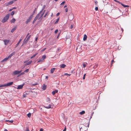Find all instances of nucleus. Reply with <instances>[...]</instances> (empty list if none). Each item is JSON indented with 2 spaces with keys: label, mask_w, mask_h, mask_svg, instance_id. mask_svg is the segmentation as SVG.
I'll use <instances>...</instances> for the list:
<instances>
[{
  "label": "nucleus",
  "mask_w": 131,
  "mask_h": 131,
  "mask_svg": "<svg viewBox=\"0 0 131 131\" xmlns=\"http://www.w3.org/2000/svg\"><path fill=\"white\" fill-rule=\"evenodd\" d=\"M9 14H7L5 17H4L3 20H2V22L3 23H4L6 22L9 19Z\"/></svg>",
  "instance_id": "f257e3e1"
},
{
  "label": "nucleus",
  "mask_w": 131,
  "mask_h": 131,
  "mask_svg": "<svg viewBox=\"0 0 131 131\" xmlns=\"http://www.w3.org/2000/svg\"><path fill=\"white\" fill-rule=\"evenodd\" d=\"M46 56L45 55H43L42 58L39 59L37 62L42 63L43 62L44 60L46 58Z\"/></svg>",
  "instance_id": "f03ea898"
},
{
  "label": "nucleus",
  "mask_w": 131,
  "mask_h": 131,
  "mask_svg": "<svg viewBox=\"0 0 131 131\" xmlns=\"http://www.w3.org/2000/svg\"><path fill=\"white\" fill-rule=\"evenodd\" d=\"M13 84V82H12L8 83L6 84L2 85V87L8 86L12 85Z\"/></svg>",
  "instance_id": "7ed1b4c3"
},
{
  "label": "nucleus",
  "mask_w": 131,
  "mask_h": 131,
  "mask_svg": "<svg viewBox=\"0 0 131 131\" xmlns=\"http://www.w3.org/2000/svg\"><path fill=\"white\" fill-rule=\"evenodd\" d=\"M45 12V10L43 11V10H42L40 11V12L39 13H38V14H39L40 16V18L42 17V16L44 14Z\"/></svg>",
  "instance_id": "20e7f679"
},
{
  "label": "nucleus",
  "mask_w": 131,
  "mask_h": 131,
  "mask_svg": "<svg viewBox=\"0 0 131 131\" xmlns=\"http://www.w3.org/2000/svg\"><path fill=\"white\" fill-rule=\"evenodd\" d=\"M32 17V15H31V16H30L29 18L28 19H27V20L26 21V24H27L28 22H29L31 20V19Z\"/></svg>",
  "instance_id": "39448f33"
},
{
  "label": "nucleus",
  "mask_w": 131,
  "mask_h": 131,
  "mask_svg": "<svg viewBox=\"0 0 131 131\" xmlns=\"http://www.w3.org/2000/svg\"><path fill=\"white\" fill-rule=\"evenodd\" d=\"M14 2L13 1H11L9 2L5 3L4 5L6 6H8L12 4Z\"/></svg>",
  "instance_id": "423d86ee"
},
{
  "label": "nucleus",
  "mask_w": 131,
  "mask_h": 131,
  "mask_svg": "<svg viewBox=\"0 0 131 131\" xmlns=\"http://www.w3.org/2000/svg\"><path fill=\"white\" fill-rule=\"evenodd\" d=\"M22 70H21L19 71H14L13 72V74L14 75L18 74L19 73H21L22 72Z\"/></svg>",
  "instance_id": "0eeeda50"
},
{
  "label": "nucleus",
  "mask_w": 131,
  "mask_h": 131,
  "mask_svg": "<svg viewBox=\"0 0 131 131\" xmlns=\"http://www.w3.org/2000/svg\"><path fill=\"white\" fill-rule=\"evenodd\" d=\"M32 61H31L29 62H27V61H25L24 62V63H25V66H27L29 65L30 64L31 62H32Z\"/></svg>",
  "instance_id": "6e6552de"
},
{
  "label": "nucleus",
  "mask_w": 131,
  "mask_h": 131,
  "mask_svg": "<svg viewBox=\"0 0 131 131\" xmlns=\"http://www.w3.org/2000/svg\"><path fill=\"white\" fill-rule=\"evenodd\" d=\"M3 42L5 45H7L9 42V40L5 39L3 40Z\"/></svg>",
  "instance_id": "1a4fd4ad"
},
{
  "label": "nucleus",
  "mask_w": 131,
  "mask_h": 131,
  "mask_svg": "<svg viewBox=\"0 0 131 131\" xmlns=\"http://www.w3.org/2000/svg\"><path fill=\"white\" fill-rule=\"evenodd\" d=\"M24 85V84H23L22 85H18V86L17 89H22L23 86Z\"/></svg>",
  "instance_id": "9d476101"
},
{
  "label": "nucleus",
  "mask_w": 131,
  "mask_h": 131,
  "mask_svg": "<svg viewBox=\"0 0 131 131\" xmlns=\"http://www.w3.org/2000/svg\"><path fill=\"white\" fill-rule=\"evenodd\" d=\"M35 18H36L37 19H40L41 18L39 14H38L36 17H35Z\"/></svg>",
  "instance_id": "9b49d317"
},
{
  "label": "nucleus",
  "mask_w": 131,
  "mask_h": 131,
  "mask_svg": "<svg viewBox=\"0 0 131 131\" xmlns=\"http://www.w3.org/2000/svg\"><path fill=\"white\" fill-rule=\"evenodd\" d=\"M58 92V90H56L54 91H53L52 92V94L53 95H54L56 94V93H57Z\"/></svg>",
  "instance_id": "f8f14e48"
},
{
  "label": "nucleus",
  "mask_w": 131,
  "mask_h": 131,
  "mask_svg": "<svg viewBox=\"0 0 131 131\" xmlns=\"http://www.w3.org/2000/svg\"><path fill=\"white\" fill-rule=\"evenodd\" d=\"M66 66V65L64 64H62L60 65V66L61 68H64Z\"/></svg>",
  "instance_id": "ddd939ff"
},
{
  "label": "nucleus",
  "mask_w": 131,
  "mask_h": 131,
  "mask_svg": "<svg viewBox=\"0 0 131 131\" xmlns=\"http://www.w3.org/2000/svg\"><path fill=\"white\" fill-rule=\"evenodd\" d=\"M16 21V19L14 18H13L10 21V22L11 23H14Z\"/></svg>",
  "instance_id": "4468645a"
},
{
  "label": "nucleus",
  "mask_w": 131,
  "mask_h": 131,
  "mask_svg": "<svg viewBox=\"0 0 131 131\" xmlns=\"http://www.w3.org/2000/svg\"><path fill=\"white\" fill-rule=\"evenodd\" d=\"M55 68H52L50 70V73H53L54 71Z\"/></svg>",
  "instance_id": "2eb2a0df"
},
{
  "label": "nucleus",
  "mask_w": 131,
  "mask_h": 131,
  "mask_svg": "<svg viewBox=\"0 0 131 131\" xmlns=\"http://www.w3.org/2000/svg\"><path fill=\"white\" fill-rule=\"evenodd\" d=\"M47 86L45 84H43L42 87V89L44 90L46 89Z\"/></svg>",
  "instance_id": "dca6fc26"
},
{
  "label": "nucleus",
  "mask_w": 131,
  "mask_h": 131,
  "mask_svg": "<svg viewBox=\"0 0 131 131\" xmlns=\"http://www.w3.org/2000/svg\"><path fill=\"white\" fill-rule=\"evenodd\" d=\"M87 38V36L85 34L84 35L83 38V40L84 41H85L86 39Z\"/></svg>",
  "instance_id": "f3484780"
},
{
  "label": "nucleus",
  "mask_w": 131,
  "mask_h": 131,
  "mask_svg": "<svg viewBox=\"0 0 131 131\" xmlns=\"http://www.w3.org/2000/svg\"><path fill=\"white\" fill-rule=\"evenodd\" d=\"M94 39H91L90 42L91 43L94 44L95 43H94Z\"/></svg>",
  "instance_id": "a211bd4d"
},
{
  "label": "nucleus",
  "mask_w": 131,
  "mask_h": 131,
  "mask_svg": "<svg viewBox=\"0 0 131 131\" xmlns=\"http://www.w3.org/2000/svg\"><path fill=\"white\" fill-rule=\"evenodd\" d=\"M16 27L14 28L11 30V32H13L16 30Z\"/></svg>",
  "instance_id": "6ab92c4d"
},
{
  "label": "nucleus",
  "mask_w": 131,
  "mask_h": 131,
  "mask_svg": "<svg viewBox=\"0 0 131 131\" xmlns=\"http://www.w3.org/2000/svg\"><path fill=\"white\" fill-rule=\"evenodd\" d=\"M85 111H82V112L79 113V114L81 115H83L85 114Z\"/></svg>",
  "instance_id": "aec40b11"
},
{
  "label": "nucleus",
  "mask_w": 131,
  "mask_h": 131,
  "mask_svg": "<svg viewBox=\"0 0 131 131\" xmlns=\"http://www.w3.org/2000/svg\"><path fill=\"white\" fill-rule=\"evenodd\" d=\"M8 57H7V58H5V59H4L3 60H2V62H4V61H6L8 59Z\"/></svg>",
  "instance_id": "412c9836"
},
{
  "label": "nucleus",
  "mask_w": 131,
  "mask_h": 131,
  "mask_svg": "<svg viewBox=\"0 0 131 131\" xmlns=\"http://www.w3.org/2000/svg\"><path fill=\"white\" fill-rule=\"evenodd\" d=\"M45 107L47 108H51V106L50 104H49L48 106H45Z\"/></svg>",
  "instance_id": "4be33fe9"
},
{
  "label": "nucleus",
  "mask_w": 131,
  "mask_h": 131,
  "mask_svg": "<svg viewBox=\"0 0 131 131\" xmlns=\"http://www.w3.org/2000/svg\"><path fill=\"white\" fill-rule=\"evenodd\" d=\"M21 40H22V39H20V40H19V41L18 42V43L16 44V47H17L18 46L19 43H20V42H21Z\"/></svg>",
  "instance_id": "5701e85b"
},
{
  "label": "nucleus",
  "mask_w": 131,
  "mask_h": 131,
  "mask_svg": "<svg viewBox=\"0 0 131 131\" xmlns=\"http://www.w3.org/2000/svg\"><path fill=\"white\" fill-rule=\"evenodd\" d=\"M122 5L124 7H129V6L128 5H126L124 4H122Z\"/></svg>",
  "instance_id": "b1692460"
},
{
  "label": "nucleus",
  "mask_w": 131,
  "mask_h": 131,
  "mask_svg": "<svg viewBox=\"0 0 131 131\" xmlns=\"http://www.w3.org/2000/svg\"><path fill=\"white\" fill-rule=\"evenodd\" d=\"M47 102H48V103H50V99L49 97L47 98Z\"/></svg>",
  "instance_id": "393cba45"
},
{
  "label": "nucleus",
  "mask_w": 131,
  "mask_h": 131,
  "mask_svg": "<svg viewBox=\"0 0 131 131\" xmlns=\"http://www.w3.org/2000/svg\"><path fill=\"white\" fill-rule=\"evenodd\" d=\"M14 54V53H13L10 54L8 57V58H10Z\"/></svg>",
  "instance_id": "a878e982"
},
{
  "label": "nucleus",
  "mask_w": 131,
  "mask_h": 131,
  "mask_svg": "<svg viewBox=\"0 0 131 131\" xmlns=\"http://www.w3.org/2000/svg\"><path fill=\"white\" fill-rule=\"evenodd\" d=\"M38 53H36L35 54H34V55H33V56H32L31 57V59H32V58H33L35 57L36 56L37 54Z\"/></svg>",
  "instance_id": "bb28decb"
},
{
  "label": "nucleus",
  "mask_w": 131,
  "mask_h": 131,
  "mask_svg": "<svg viewBox=\"0 0 131 131\" xmlns=\"http://www.w3.org/2000/svg\"><path fill=\"white\" fill-rule=\"evenodd\" d=\"M86 64L84 63H83L82 65L84 68H85L86 67V65L87 64V63H86Z\"/></svg>",
  "instance_id": "cd10ccee"
},
{
  "label": "nucleus",
  "mask_w": 131,
  "mask_h": 131,
  "mask_svg": "<svg viewBox=\"0 0 131 131\" xmlns=\"http://www.w3.org/2000/svg\"><path fill=\"white\" fill-rule=\"evenodd\" d=\"M48 11H47L46 12L45 14L44 15V17H45L46 16L48 15Z\"/></svg>",
  "instance_id": "c85d7f7f"
},
{
  "label": "nucleus",
  "mask_w": 131,
  "mask_h": 131,
  "mask_svg": "<svg viewBox=\"0 0 131 131\" xmlns=\"http://www.w3.org/2000/svg\"><path fill=\"white\" fill-rule=\"evenodd\" d=\"M30 36H31V35H30L27 38V39H26V41H28L29 39L30 38Z\"/></svg>",
  "instance_id": "c756f323"
},
{
  "label": "nucleus",
  "mask_w": 131,
  "mask_h": 131,
  "mask_svg": "<svg viewBox=\"0 0 131 131\" xmlns=\"http://www.w3.org/2000/svg\"><path fill=\"white\" fill-rule=\"evenodd\" d=\"M59 18H58L57 20V21H56V22L55 23V24H56L57 23L58 21H59Z\"/></svg>",
  "instance_id": "7c9ffc66"
},
{
  "label": "nucleus",
  "mask_w": 131,
  "mask_h": 131,
  "mask_svg": "<svg viewBox=\"0 0 131 131\" xmlns=\"http://www.w3.org/2000/svg\"><path fill=\"white\" fill-rule=\"evenodd\" d=\"M5 121L7 122H10L11 123H13V120L9 121V120H6Z\"/></svg>",
  "instance_id": "2f4dec72"
},
{
  "label": "nucleus",
  "mask_w": 131,
  "mask_h": 131,
  "mask_svg": "<svg viewBox=\"0 0 131 131\" xmlns=\"http://www.w3.org/2000/svg\"><path fill=\"white\" fill-rule=\"evenodd\" d=\"M25 131H30L29 128L28 127H26V129L25 130Z\"/></svg>",
  "instance_id": "473e14b6"
},
{
  "label": "nucleus",
  "mask_w": 131,
  "mask_h": 131,
  "mask_svg": "<svg viewBox=\"0 0 131 131\" xmlns=\"http://www.w3.org/2000/svg\"><path fill=\"white\" fill-rule=\"evenodd\" d=\"M27 116L28 117H30L31 116V114L29 113L27 114Z\"/></svg>",
  "instance_id": "72a5a7b5"
},
{
  "label": "nucleus",
  "mask_w": 131,
  "mask_h": 131,
  "mask_svg": "<svg viewBox=\"0 0 131 131\" xmlns=\"http://www.w3.org/2000/svg\"><path fill=\"white\" fill-rule=\"evenodd\" d=\"M97 64H95L94 67H93V68L94 69H95L96 68H97Z\"/></svg>",
  "instance_id": "f704fd0d"
},
{
  "label": "nucleus",
  "mask_w": 131,
  "mask_h": 131,
  "mask_svg": "<svg viewBox=\"0 0 131 131\" xmlns=\"http://www.w3.org/2000/svg\"><path fill=\"white\" fill-rule=\"evenodd\" d=\"M29 70L28 69H27L25 70L24 71V72H28Z\"/></svg>",
  "instance_id": "c9c22d12"
},
{
  "label": "nucleus",
  "mask_w": 131,
  "mask_h": 131,
  "mask_svg": "<svg viewBox=\"0 0 131 131\" xmlns=\"http://www.w3.org/2000/svg\"><path fill=\"white\" fill-rule=\"evenodd\" d=\"M14 11H13L11 13V15L12 16H13V15L14 14Z\"/></svg>",
  "instance_id": "e433bc0d"
},
{
  "label": "nucleus",
  "mask_w": 131,
  "mask_h": 131,
  "mask_svg": "<svg viewBox=\"0 0 131 131\" xmlns=\"http://www.w3.org/2000/svg\"><path fill=\"white\" fill-rule=\"evenodd\" d=\"M37 20V19L36 18H35L34 20L33 21L32 23L34 24L35 22V21L36 20Z\"/></svg>",
  "instance_id": "4c0bfd02"
},
{
  "label": "nucleus",
  "mask_w": 131,
  "mask_h": 131,
  "mask_svg": "<svg viewBox=\"0 0 131 131\" xmlns=\"http://www.w3.org/2000/svg\"><path fill=\"white\" fill-rule=\"evenodd\" d=\"M65 3V1H63L61 3V5H64V3Z\"/></svg>",
  "instance_id": "58836bf2"
},
{
  "label": "nucleus",
  "mask_w": 131,
  "mask_h": 131,
  "mask_svg": "<svg viewBox=\"0 0 131 131\" xmlns=\"http://www.w3.org/2000/svg\"><path fill=\"white\" fill-rule=\"evenodd\" d=\"M64 75H69V76H70L71 74H68V73H65L64 74Z\"/></svg>",
  "instance_id": "ea45409f"
},
{
  "label": "nucleus",
  "mask_w": 131,
  "mask_h": 131,
  "mask_svg": "<svg viewBox=\"0 0 131 131\" xmlns=\"http://www.w3.org/2000/svg\"><path fill=\"white\" fill-rule=\"evenodd\" d=\"M46 48H44V49H42L41 50V51L42 52H43L46 49Z\"/></svg>",
  "instance_id": "a19ab883"
},
{
  "label": "nucleus",
  "mask_w": 131,
  "mask_h": 131,
  "mask_svg": "<svg viewBox=\"0 0 131 131\" xmlns=\"http://www.w3.org/2000/svg\"><path fill=\"white\" fill-rule=\"evenodd\" d=\"M68 9L67 8H66L65 9V12H68Z\"/></svg>",
  "instance_id": "79ce46f5"
},
{
  "label": "nucleus",
  "mask_w": 131,
  "mask_h": 131,
  "mask_svg": "<svg viewBox=\"0 0 131 131\" xmlns=\"http://www.w3.org/2000/svg\"><path fill=\"white\" fill-rule=\"evenodd\" d=\"M23 96L24 97H26V94H24L23 95Z\"/></svg>",
  "instance_id": "37998d69"
},
{
  "label": "nucleus",
  "mask_w": 131,
  "mask_h": 131,
  "mask_svg": "<svg viewBox=\"0 0 131 131\" xmlns=\"http://www.w3.org/2000/svg\"><path fill=\"white\" fill-rule=\"evenodd\" d=\"M95 9L96 11H97L98 10V8L97 7H95Z\"/></svg>",
  "instance_id": "c03bdc74"
},
{
  "label": "nucleus",
  "mask_w": 131,
  "mask_h": 131,
  "mask_svg": "<svg viewBox=\"0 0 131 131\" xmlns=\"http://www.w3.org/2000/svg\"><path fill=\"white\" fill-rule=\"evenodd\" d=\"M85 75H86V74H85L84 75L83 77V79L84 80V79H85Z\"/></svg>",
  "instance_id": "a18cd8bd"
},
{
  "label": "nucleus",
  "mask_w": 131,
  "mask_h": 131,
  "mask_svg": "<svg viewBox=\"0 0 131 131\" xmlns=\"http://www.w3.org/2000/svg\"><path fill=\"white\" fill-rule=\"evenodd\" d=\"M58 29H57V30H56L55 31V32H54V33H55V34H56V33H57V32H58Z\"/></svg>",
  "instance_id": "49530a36"
},
{
  "label": "nucleus",
  "mask_w": 131,
  "mask_h": 131,
  "mask_svg": "<svg viewBox=\"0 0 131 131\" xmlns=\"http://www.w3.org/2000/svg\"><path fill=\"white\" fill-rule=\"evenodd\" d=\"M25 74V73H24V72H23L22 73H21V74H20V75H23V74Z\"/></svg>",
  "instance_id": "de8ad7c7"
},
{
  "label": "nucleus",
  "mask_w": 131,
  "mask_h": 131,
  "mask_svg": "<svg viewBox=\"0 0 131 131\" xmlns=\"http://www.w3.org/2000/svg\"><path fill=\"white\" fill-rule=\"evenodd\" d=\"M43 129L42 128H40V131H43Z\"/></svg>",
  "instance_id": "09e8293b"
},
{
  "label": "nucleus",
  "mask_w": 131,
  "mask_h": 131,
  "mask_svg": "<svg viewBox=\"0 0 131 131\" xmlns=\"http://www.w3.org/2000/svg\"><path fill=\"white\" fill-rule=\"evenodd\" d=\"M95 5L97 4L98 3V2L97 1H96L95 2Z\"/></svg>",
  "instance_id": "8fccbe9b"
},
{
  "label": "nucleus",
  "mask_w": 131,
  "mask_h": 131,
  "mask_svg": "<svg viewBox=\"0 0 131 131\" xmlns=\"http://www.w3.org/2000/svg\"><path fill=\"white\" fill-rule=\"evenodd\" d=\"M73 25H71L70 26V28L72 29L73 28Z\"/></svg>",
  "instance_id": "3c124183"
},
{
  "label": "nucleus",
  "mask_w": 131,
  "mask_h": 131,
  "mask_svg": "<svg viewBox=\"0 0 131 131\" xmlns=\"http://www.w3.org/2000/svg\"><path fill=\"white\" fill-rule=\"evenodd\" d=\"M59 14H60V13H58L56 15V16H58L59 15Z\"/></svg>",
  "instance_id": "603ef678"
},
{
  "label": "nucleus",
  "mask_w": 131,
  "mask_h": 131,
  "mask_svg": "<svg viewBox=\"0 0 131 131\" xmlns=\"http://www.w3.org/2000/svg\"><path fill=\"white\" fill-rule=\"evenodd\" d=\"M114 62V59L112 60V61H111L112 64Z\"/></svg>",
  "instance_id": "864d4df0"
},
{
  "label": "nucleus",
  "mask_w": 131,
  "mask_h": 131,
  "mask_svg": "<svg viewBox=\"0 0 131 131\" xmlns=\"http://www.w3.org/2000/svg\"><path fill=\"white\" fill-rule=\"evenodd\" d=\"M117 3H119V4H121V5H122V3L121 2H119V1H118V2H117Z\"/></svg>",
  "instance_id": "5fc2aeb1"
},
{
  "label": "nucleus",
  "mask_w": 131,
  "mask_h": 131,
  "mask_svg": "<svg viewBox=\"0 0 131 131\" xmlns=\"http://www.w3.org/2000/svg\"><path fill=\"white\" fill-rule=\"evenodd\" d=\"M66 127H65L64 129L63 130V131H66Z\"/></svg>",
  "instance_id": "6e6d98bb"
},
{
  "label": "nucleus",
  "mask_w": 131,
  "mask_h": 131,
  "mask_svg": "<svg viewBox=\"0 0 131 131\" xmlns=\"http://www.w3.org/2000/svg\"><path fill=\"white\" fill-rule=\"evenodd\" d=\"M13 10V9H12H12H10L9 10V11H12Z\"/></svg>",
  "instance_id": "4d7b16f0"
},
{
  "label": "nucleus",
  "mask_w": 131,
  "mask_h": 131,
  "mask_svg": "<svg viewBox=\"0 0 131 131\" xmlns=\"http://www.w3.org/2000/svg\"><path fill=\"white\" fill-rule=\"evenodd\" d=\"M16 8L15 7H14L13 8H12V9H13V10L14 9H16Z\"/></svg>",
  "instance_id": "13d9d810"
},
{
  "label": "nucleus",
  "mask_w": 131,
  "mask_h": 131,
  "mask_svg": "<svg viewBox=\"0 0 131 131\" xmlns=\"http://www.w3.org/2000/svg\"><path fill=\"white\" fill-rule=\"evenodd\" d=\"M37 84V83H36L35 84H32V85H36Z\"/></svg>",
  "instance_id": "bf43d9fd"
},
{
  "label": "nucleus",
  "mask_w": 131,
  "mask_h": 131,
  "mask_svg": "<svg viewBox=\"0 0 131 131\" xmlns=\"http://www.w3.org/2000/svg\"><path fill=\"white\" fill-rule=\"evenodd\" d=\"M114 1H115V2H117H117H118V1L116 0H114Z\"/></svg>",
  "instance_id": "052dcab7"
},
{
  "label": "nucleus",
  "mask_w": 131,
  "mask_h": 131,
  "mask_svg": "<svg viewBox=\"0 0 131 131\" xmlns=\"http://www.w3.org/2000/svg\"><path fill=\"white\" fill-rule=\"evenodd\" d=\"M60 35V34H59L58 35V36L57 37V38H58V37H59V35Z\"/></svg>",
  "instance_id": "680f3d73"
},
{
  "label": "nucleus",
  "mask_w": 131,
  "mask_h": 131,
  "mask_svg": "<svg viewBox=\"0 0 131 131\" xmlns=\"http://www.w3.org/2000/svg\"><path fill=\"white\" fill-rule=\"evenodd\" d=\"M4 131H8L7 129H5Z\"/></svg>",
  "instance_id": "e2e57ef3"
},
{
  "label": "nucleus",
  "mask_w": 131,
  "mask_h": 131,
  "mask_svg": "<svg viewBox=\"0 0 131 131\" xmlns=\"http://www.w3.org/2000/svg\"><path fill=\"white\" fill-rule=\"evenodd\" d=\"M37 38H36V39H35V40H36V41H37Z\"/></svg>",
  "instance_id": "0e129e2a"
},
{
  "label": "nucleus",
  "mask_w": 131,
  "mask_h": 131,
  "mask_svg": "<svg viewBox=\"0 0 131 131\" xmlns=\"http://www.w3.org/2000/svg\"><path fill=\"white\" fill-rule=\"evenodd\" d=\"M29 33H28L27 34V37H27L28 36V35H29Z\"/></svg>",
  "instance_id": "69168bd1"
},
{
  "label": "nucleus",
  "mask_w": 131,
  "mask_h": 131,
  "mask_svg": "<svg viewBox=\"0 0 131 131\" xmlns=\"http://www.w3.org/2000/svg\"><path fill=\"white\" fill-rule=\"evenodd\" d=\"M67 7V6L66 5H65L64 7V8H66V7Z\"/></svg>",
  "instance_id": "338daca9"
},
{
  "label": "nucleus",
  "mask_w": 131,
  "mask_h": 131,
  "mask_svg": "<svg viewBox=\"0 0 131 131\" xmlns=\"http://www.w3.org/2000/svg\"><path fill=\"white\" fill-rule=\"evenodd\" d=\"M48 76H46V79H48Z\"/></svg>",
  "instance_id": "774afa93"
}]
</instances>
